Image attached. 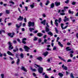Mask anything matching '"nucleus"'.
I'll return each instance as SVG.
<instances>
[{
  "label": "nucleus",
  "instance_id": "1",
  "mask_svg": "<svg viewBox=\"0 0 78 78\" xmlns=\"http://www.w3.org/2000/svg\"><path fill=\"white\" fill-rule=\"evenodd\" d=\"M34 65L37 66V67H39L38 69V71L40 73H42L43 72V69L42 67H41L39 65H38L36 64H34Z\"/></svg>",
  "mask_w": 78,
  "mask_h": 78
},
{
  "label": "nucleus",
  "instance_id": "2",
  "mask_svg": "<svg viewBox=\"0 0 78 78\" xmlns=\"http://www.w3.org/2000/svg\"><path fill=\"white\" fill-rule=\"evenodd\" d=\"M8 44L9 45V50H12V49H13L14 48V47L12 46V43L11 42V41H9Z\"/></svg>",
  "mask_w": 78,
  "mask_h": 78
},
{
  "label": "nucleus",
  "instance_id": "3",
  "mask_svg": "<svg viewBox=\"0 0 78 78\" xmlns=\"http://www.w3.org/2000/svg\"><path fill=\"white\" fill-rule=\"evenodd\" d=\"M31 26L32 27H34V22H32L31 21H30L28 23V27H31Z\"/></svg>",
  "mask_w": 78,
  "mask_h": 78
},
{
  "label": "nucleus",
  "instance_id": "4",
  "mask_svg": "<svg viewBox=\"0 0 78 78\" xmlns=\"http://www.w3.org/2000/svg\"><path fill=\"white\" fill-rule=\"evenodd\" d=\"M7 35H8L10 37H14V36H15V33L14 32H12V33H9L7 34Z\"/></svg>",
  "mask_w": 78,
  "mask_h": 78
},
{
  "label": "nucleus",
  "instance_id": "5",
  "mask_svg": "<svg viewBox=\"0 0 78 78\" xmlns=\"http://www.w3.org/2000/svg\"><path fill=\"white\" fill-rule=\"evenodd\" d=\"M24 48L25 49V51L27 52H29V50H30V48L27 46H25Z\"/></svg>",
  "mask_w": 78,
  "mask_h": 78
},
{
  "label": "nucleus",
  "instance_id": "6",
  "mask_svg": "<svg viewBox=\"0 0 78 78\" xmlns=\"http://www.w3.org/2000/svg\"><path fill=\"white\" fill-rule=\"evenodd\" d=\"M48 23H46V25L47 26L45 28V32H48L49 31V28L48 27H49V26H48Z\"/></svg>",
  "mask_w": 78,
  "mask_h": 78
},
{
  "label": "nucleus",
  "instance_id": "7",
  "mask_svg": "<svg viewBox=\"0 0 78 78\" xmlns=\"http://www.w3.org/2000/svg\"><path fill=\"white\" fill-rule=\"evenodd\" d=\"M64 24L62 23L61 24V28H62V30H65L66 28H67V27H68V26H66V27H64H64H63V26H64Z\"/></svg>",
  "mask_w": 78,
  "mask_h": 78
},
{
  "label": "nucleus",
  "instance_id": "8",
  "mask_svg": "<svg viewBox=\"0 0 78 78\" xmlns=\"http://www.w3.org/2000/svg\"><path fill=\"white\" fill-rule=\"evenodd\" d=\"M21 70H23V71H24V72H27V71H28V70H27V69H26L25 67L23 66H21Z\"/></svg>",
  "mask_w": 78,
  "mask_h": 78
},
{
  "label": "nucleus",
  "instance_id": "9",
  "mask_svg": "<svg viewBox=\"0 0 78 78\" xmlns=\"http://www.w3.org/2000/svg\"><path fill=\"white\" fill-rule=\"evenodd\" d=\"M23 19V16L22 17L21 16H20L17 20L19 21H22Z\"/></svg>",
  "mask_w": 78,
  "mask_h": 78
},
{
  "label": "nucleus",
  "instance_id": "10",
  "mask_svg": "<svg viewBox=\"0 0 78 78\" xmlns=\"http://www.w3.org/2000/svg\"><path fill=\"white\" fill-rule=\"evenodd\" d=\"M20 25L18 26V24H16V27L17 28H19L20 27H22V23H20L19 24Z\"/></svg>",
  "mask_w": 78,
  "mask_h": 78
},
{
  "label": "nucleus",
  "instance_id": "11",
  "mask_svg": "<svg viewBox=\"0 0 78 78\" xmlns=\"http://www.w3.org/2000/svg\"><path fill=\"white\" fill-rule=\"evenodd\" d=\"M62 68H63V69L64 70H67V69H68V68H67V67L66 66H65L63 64L62 65Z\"/></svg>",
  "mask_w": 78,
  "mask_h": 78
},
{
  "label": "nucleus",
  "instance_id": "12",
  "mask_svg": "<svg viewBox=\"0 0 78 78\" xmlns=\"http://www.w3.org/2000/svg\"><path fill=\"white\" fill-rule=\"evenodd\" d=\"M7 53L8 55H10L12 56H14V54H12V53L9 51H8L7 52Z\"/></svg>",
  "mask_w": 78,
  "mask_h": 78
},
{
  "label": "nucleus",
  "instance_id": "13",
  "mask_svg": "<svg viewBox=\"0 0 78 78\" xmlns=\"http://www.w3.org/2000/svg\"><path fill=\"white\" fill-rule=\"evenodd\" d=\"M55 4L56 6H58L60 4V2H55Z\"/></svg>",
  "mask_w": 78,
  "mask_h": 78
},
{
  "label": "nucleus",
  "instance_id": "14",
  "mask_svg": "<svg viewBox=\"0 0 78 78\" xmlns=\"http://www.w3.org/2000/svg\"><path fill=\"white\" fill-rule=\"evenodd\" d=\"M46 22V20H44L41 22V24H43V25H45V23Z\"/></svg>",
  "mask_w": 78,
  "mask_h": 78
},
{
  "label": "nucleus",
  "instance_id": "15",
  "mask_svg": "<svg viewBox=\"0 0 78 78\" xmlns=\"http://www.w3.org/2000/svg\"><path fill=\"white\" fill-rule=\"evenodd\" d=\"M37 36H39V37H41L43 36V34L41 33H38L37 34Z\"/></svg>",
  "mask_w": 78,
  "mask_h": 78
},
{
  "label": "nucleus",
  "instance_id": "16",
  "mask_svg": "<svg viewBox=\"0 0 78 78\" xmlns=\"http://www.w3.org/2000/svg\"><path fill=\"white\" fill-rule=\"evenodd\" d=\"M65 19L64 20V21L65 22H66V21H69V18H67L66 16H65Z\"/></svg>",
  "mask_w": 78,
  "mask_h": 78
},
{
  "label": "nucleus",
  "instance_id": "17",
  "mask_svg": "<svg viewBox=\"0 0 78 78\" xmlns=\"http://www.w3.org/2000/svg\"><path fill=\"white\" fill-rule=\"evenodd\" d=\"M72 50V49L70 48V47H68L66 48V51H70Z\"/></svg>",
  "mask_w": 78,
  "mask_h": 78
},
{
  "label": "nucleus",
  "instance_id": "18",
  "mask_svg": "<svg viewBox=\"0 0 78 78\" xmlns=\"http://www.w3.org/2000/svg\"><path fill=\"white\" fill-rule=\"evenodd\" d=\"M48 54V52L46 51L43 53V55L44 56H46Z\"/></svg>",
  "mask_w": 78,
  "mask_h": 78
},
{
  "label": "nucleus",
  "instance_id": "19",
  "mask_svg": "<svg viewBox=\"0 0 78 78\" xmlns=\"http://www.w3.org/2000/svg\"><path fill=\"white\" fill-rule=\"evenodd\" d=\"M37 59L39 60V61H41L42 60V58L41 57H39L37 58Z\"/></svg>",
  "mask_w": 78,
  "mask_h": 78
},
{
  "label": "nucleus",
  "instance_id": "20",
  "mask_svg": "<svg viewBox=\"0 0 78 78\" xmlns=\"http://www.w3.org/2000/svg\"><path fill=\"white\" fill-rule=\"evenodd\" d=\"M58 75L60 77H62L64 76V74H62L61 73H59L58 74Z\"/></svg>",
  "mask_w": 78,
  "mask_h": 78
},
{
  "label": "nucleus",
  "instance_id": "21",
  "mask_svg": "<svg viewBox=\"0 0 78 78\" xmlns=\"http://www.w3.org/2000/svg\"><path fill=\"white\" fill-rule=\"evenodd\" d=\"M58 44L59 46L61 47H63V45L61 43V42L59 41L58 42Z\"/></svg>",
  "mask_w": 78,
  "mask_h": 78
},
{
  "label": "nucleus",
  "instance_id": "22",
  "mask_svg": "<svg viewBox=\"0 0 78 78\" xmlns=\"http://www.w3.org/2000/svg\"><path fill=\"white\" fill-rule=\"evenodd\" d=\"M50 5L51 8H53L55 6V4H54V3H52Z\"/></svg>",
  "mask_w": 78,
  "mask_h": 78
},
{
  "label": "nucleus",
  "instance_id": "23",
  "mask_svg": "<svg viewBox=\"0 0 78 78\" xmlns=\"http://www.w3.org/2000/svg\"><path fill=\"white\" fill-rule=\"evenodd\" d=\"M19 62H20V59L18 58L17 61L16 62V64L17 65H19Z\"/></svg>",
  "mask_w": 78,
  "mask_h": 78
},
{
  "label": "nucleus",
  "instance_id": "24",
  "mask_svg": "<svg viewBox=\"0 0 78 78\" xmlns=\"http://www.w3.org/2000/svg\"><path fill=\"white\" fill-rule=\"evenodd\" d=\"M34 3H33L31 5H30V6L31 8H33L34 7Z\"/></svg>",
  "mask_w": 78,
  "mask_h": 78
},
{
  "label": "nucleus",
  "instance_id": "25",
  "mask_svg": "<svg viewBox=\"0 0 78 78\" xmlns=\"http://www.w3.org/2000/svg\"><path fill=\"white\" fill-rule=\"evenodd\" d=\"M15 49H13V50L14 52H16L17 51H18L19 50V49L18 48H17V47H16Z\"/></svg>",
  "mask_w": 78,
  "mask_h": 78
},
{
  "label": "nucleus",
  "instance_id": "26",
  "mask_svg": "<svg viewBox=\"0 0 78 78\" xmlns=\"http://www.w3.org/2000/svg\"><path fill=\"white\" fill-rule=\"evenodd\" d=\"M38 39V38L37 37H36V36L34 37V38L33 39V40L34 41H36Z\"/></svg>",
  "mask_w": 78,
  "mask_h": 78
},
{
  "label": "nucleus",
  "instance_id": "27",
  "mask_svg": "<svg viewBox=\"0 0 78 78\" xmlns=\"http://www.w3.org/2000/svg\"><path fill=\"white\" fill-rule=\"evenodd\" d=\"M20 57H21L22 59L23 58V57H24V56L23 55V53H21L20 55Z\"/></svg>",
  "mask_w": 78,
  "mask_h": 78
},
{
  "label": "nucleus",
  "instance_id": "28",
  "mask_svg": "<svg viewBox=\"0 0 78 78\" xmlns=\"http://www.w3.org/2000/svg\"><path fill=\"white\" fill-rule=\"evenodd\" d=\"M68 12H69V14H73V11H71L70 10H68Z\"/></svg>",
  "mask_w": 78,
  "mask_h": 78
},
{
  "label": "nucleus",
  "instance_id": "29",
  "mask_svg": "<svg viewBox=\"0 0 78 78\" xmlns=\"http://www.w3.org/2000/svg\"><path fill=\"white\" fill-rule=\"evenodd\" d=\"M29 30L30 32H32V31H33V30H34V29L33 28H30L29 29Z\"/></svg>",
  "mask_w": 78,
  "mask_h": 78
},
{
  "label": "nucleus",
  "instance_id": "30",
  "mask_svg": "<svg viewBox=\"0 0 78 78\" xmlns=\"http://www.w3.org/2000/svg\"><path fill=\"white\" fill-rule=\"evenodd\" d=\"M2 32L5 33V31L4 30H2L1 31L0 30V34H2Z\"/></svg>",
  "mask_w": 78,
  "mask_h": 78
},
{
  "label": "nucleus",
  "instance_id": "31",
  "mask_svg": "<svg viewBox=\"0 0 78 78\" xmlns=\"http://www.w3.org/2000/svg\"><path fill=\"white\" fill-rule=\"evenodd\" d=\"M70 76L71 78H74V76H73V74L72 73H71Z\"/></svg>",
  "mask_w": 78,
  "mask_h": 78
},
{
  "label": "nucleus",
  "instance_id": "32",
  "mask_svg": "<svg viewBox=\"0 0 78 78\" xmlns=\"http://www.w3.org/2000/svg\"><path fill=\"white\" fill-rule=\"evenodd\" d=\"M5 12H6V14H9V13H10L9 11L8 10H6L5 11Z\"/></svg>",
  "mask_w": 78,
  "mask_h": 78
},
{
  "label": "nucleus",
  "instance_id": "33",
  "mask_svg": "<svg viewBox=\"0 0 78 78\" xmlns=\"http://www.w3.org/2000/svg\"><path fill=\"white\" fill-rule=\"evenodd\" d=\"M49 35L51 36H52L53 34V33L50 31L49 32Z\"/></svg>",
  "mask_w": 78,
  "mask_h": 78
},
{
  "label": "nucleus",
  "instance_id": "34",
  "mask_svg": "<svg viewBox=\"0 0 78 78\" xmlns=\"http://www.w3.org/2000/svg\"><path fill=\"white\" fill-rule=\"evenodd\" d=\"M55 32L56 33H58V30L57 28L55 27Z\"/></svg>",
  "mask_w": 78,
  "mask_h": 78
},
{
  "label": "nucleus",
  "instance_id": "35",
  "mask_svg": "<svg viewBox=\"0 0 78 78\" xmlns=\"http://www.w3.org/2000/svg\"><path fill=\"white\" fill-rule=\"evenodd\" d=\"M19 49L20 51H21V52L23 51V50L22 49V48H20Z\"/></svg>",
  "mask_w": 78,
  "mask_h": 78
},
{
  "label": "nucleus",
  "instance_id": "36",
  "mask_svg": "<svg viewBox=\"0 0 78 78\" xmlns=\"http://www.w3.org/2000/svg\"><path fill=\"white\" fill-rule=\"evenodd\" d=\"M31 70H33V71L34 72H36V69H33V68H32V67L31 68Z\"/></svg>",
  "mask_w": 78,
  "mask_h": 78
},
{
  "label": "nucleus",
  "instance_id": "37",
  "mask_svg": "<svg viewBox=\"0 0 78 78\" xmlns=\"http://www.w3.org/2000/svg\"><path fill=\"white\" fill-rule=\"evenodd\" d=\"M4 74H1V78H4Z\"/></svg>",
  "mask_w": 78,
  "mask_h": 78
},
{
  "label": "nucleus",
  "instance_id": "38",
  "mask_svg": "<svg viewBox=\"0 0 78 78\" xmlns=\"http://www.w3.org/2000/svg\"><path fill=\"white\" fill-rule=\"evenodd\" d=\"M61 18H59L58 20V23H60L61 22Z\"/></svg>",
  "mask_w": 78,
  "mask_h": 78
},
{
  "label": "nucleus",
  "instance_id": "39",
  "mask_svg": "<svg viewBox=\"0 0 78 78\" xmlns=\"http://www.w3.org/2000/svg\"><path fill=\"white\" fill-rule=\"evenodd\" d=\"M72 4L73 5H75L76 4V2H73L72 3Z\"/></svg>",
  "mask_w": 78,
  "mask_h": 78
},
{
  "label": "nucleus",
  "instance_id": "40",
  "mask_svg": "<svg viewBox=\"0 0 78 78\" xmlns=\"http://www.w3.org/2000/svg\"><path fill=\"white\" fill-rule=\"evenodd\" d=\"M67 62H72V60L71 59H69L67 61Z\"/></svg>",
  "mask_w": 78,
  "mask_h": 78
},
{
  "label": "nucleus",
  "instance_id": "41",
  "mask_svg": "<svg viewBox=\"0 0 78 78\" xmlns=\"http://www.w3.org/2000/svg\"><path fill=\"white\" fill-rule=\"evenodd\" d=\"M60 14L61 16H64V15H65V14L64 13H60Z\"/></svg>",
  "mask_w": 78,
  "mask_h": 78
},
{
  "label": "nucleus",
  "instance_id": "42",
  "mask_svg": "<svg viewBox=\"0 0 78 78\" xmlns=\"http://www.w3.org/2000/svg\"><path fill=\"white\" fill-rule=\"evenodd\" d=\"M47 2L46 3L45 5H48V3H49V1H48V0L47 1Z\"/></svg>",
  "mask_w": 78,
  "mask_h": 78
},
{
  "label": "nucleus",
  "instance_id": "43",
  "mask_svg": "<svg viewBox=\"0 0 78 78\" xmlns=\"http://www.w3.org/2000/svg\"><path fill=\"white\" fill-rule=\"evenodd\" d=\"M13 43L14 44H17V41H16V40H14L13 41Z\"/></svg>",
  "mask_w": 78,
  "mask_h": 78
},
{
  "label": "nucleus",
  "instance_id": "44",
  "mask_svg": "<svg viewBox=\"0 0 78 78\" xmlns=\"http://www.w3.org/2000/svg\"><path fill=\"white\" fill-rule=\"evenodd\" d=\"M42 41V40L41 39H40L38 40V43H41Z\"/></svg>",
  "mask_w": 78,
  "mask_h": 78
},
{
  "label": "nucleus",
  "instance_id": "45",
  "mask_svg": "<svg viewBox=\"0 0 78 78\" xmlns=\"http://www.w3.org/2000/svg\"><path fill=\"white\" fill-rule=\"evenodd\" d=\"M19 56V54L16 53V58H18L19 57H18V56Z\"/></svg>",
  "mask_w": 78,
  "mask_h": 78
},
{
  "label": "nucleus",
  "instance_id": "46",
  "mask_svg": "<svg viewBox=\"0 0 78 78\" xmlns=\"http://www.w3.org/2000/svg\"><path fill=\"white\" fill-rule=\"evenodd\" d=\"M22 43H23V44H26V41H22Z\"/></svg>",
  "mask_w": 78,
  "mask_h": 78
},
{
  "label": "nucleus",
  "instance_id": "47",
  "mask_svg": "<svg viewBox=\"0 0 78 78\" xmlns=\"http://www.w3.org/2000/svg\"><path fill=\"white\" fill-rule=\"evenodd\" d=\"M59 39H60V38H59V37H57V41H56V42H58V40H59Z\"/></svg>",
  "mask_w": 78,
  "mask_h": 78
},
{
  "label": "nucleus",
  "instance_id": "48",
  "mask_svg": "<svg viewBox=\"0 0 78 78\" xmlns=\"http://www.w3.org/2000/svg\"><path fill=\"white\" fill-rule=\"evenodd\" d=\"M33 75L34 76H36V73H33Z\"/></svg>",
  "mask_w": 78,
  "mask_h": 78
},
{
  "label": "nucleus",
  "instance_id": "49",
  "mask_svg": "<svg viewBox=\"0 0 78 78\" xmlns=\"http://www.w3.org/2000/svg\"><path fill=\"white\" fill-rule=\"evenodd\" d=\"M55 25L56 26H57V27H58V23H55Z\"/></svg>",
  "mask_w": 78,
  "mask_h": 78
},
{
  "label": "nucleus",
  "instance_id": "50",
  "mask_svg": "<svg viewBox=\"0 0 78 78\" xmlns=\"http://www.w3.org/2000/svg\"><path fill=\"white\" fill-rule=\"evenodd\" d=\"M9 3H12L13 5H14V2L12 1L10 2H9Z\"/></svg>",
  "mask_w": 78,
  "mask_h": 78
},
{
  "label": "nucleus",
  "instance_id": "51",
  "mask_svg": "<svg viewBox=\"0 0 78 78\" xmlns=\"http://www.w3.org/2000/svg\"><path fill=\"white\" fill-rule=\"evenodd\" d=\"M23 41H27V38H24L22 39Z\"/></svg>",
  "mask_w": 78,
  "mask_h": 78
},
{
  "label": "nucleus",
  "instance_id": "52",
  "mask_svg": "<svg viewBox=\"0 0 78 78\" xmlns=\"http://www.w3.org/2000/svg\"><path fill=\"white\" fill-rule=\"evenodd\" d=\"M8 26H10L12 25V23H8Z\"/></svg>",
  "mask_w": 78,
  "mask_h": 78
},
{
  "label": "nucleus",
  "instance_id": "53",
  "mask_svg": "<svg viewBox=\"0 0 78 78\" xmlns=\"http://www.w3.org/2000/svg\"><path fill=\"white\" fill-rule=\"evenodd\" d=\"M47 40L46 39H44V43H47Z\"/></svg>",
  "mask_w": 78,
  "mask_h": 78
},
{
  "label": "nucleus",
  "instance_id": "54",
  "mask_svg": "<svg viewBox=\"0 0 78 78\" xmlns=\"http://www.w3.org/2000/svg\"><path fill=\"white\" fill-rule=\"evenodd\" d=\"M56 50V46H54L53 48V50Z\"/></svg>",
  "mask_w": 78,
  "mask_h": 78
},
{
  "label": "nucleus",
  "instance_id": "55",
  "mask_svg": "<svg viewBox=\"0 0 78 78\" xmlns=\"http://www.w3.org/2000/svg\"><path fill=\"white\" fill-rule=\"evenodd\" d=\"M3 55L4 56H5V57H6V54L5 53H4Z\"/></svg>",
  "mask_w": 78,
  "mask_h": 78
},
{
  "label": "nucleus",
  "instance_id": "56",
  "mask_svg": "<svg viewBox=\"0 0 78 78\" xmlns=\"http://www.w3.org/2000/svg\"><path fill=\"white\" fill-rule=\"evenodd\" d=\"M42 16H43V17H46V15L45 14H43Z\"/></svg>",
  "mask_w": 78,
  "mask_h": 78
},
{
  "label": "nucleus",
  "instance_id": "57",
  "mask_svg": "<svg viewBox=\"0 0 78 78\" xmlns=\"http://www.w3.org/2000/svg\"><path fill=\"white\" fill-rule=\"evenodd\" d=\"M69 0H67V1H65V2L66 3H69Z\"/></svg>",
  "mask_w": 78,
  "mask_h": 78
},
{
  "label": "nucleus",
  "instance_id": "58",
  "mask_svg": "<svg viewBox=\"0 0 78 78\" xmlns=\"http://www.w3.org/2000/svg\"><path fill=\"white\" fill-rule=\"evenodd\" d=\"M24 21L25 22H27V18H24Z\"/></svg>",
  "mask_w": 78,
  "mask_h": 78
},
{
  "label": "nucleus",
  "instance_id": "59",
  "mask_svg": "<svg viewBox=\"0 0 78 78\" xmlns=\"http://www.w3.org/2000/svg\"><path fill=\"white\" fill-rule=\"evenodd\" d=\"M71 45V43H70L68 42L67 43V45Z\"/></svg>",
  "mask_w": 78,
  "mask_h": 78
},
{
  "label": "nucleus",
  "instance_id": "60",
  "mask_svg": "<svg viewBox=\"0 0 78 78\" xmlns=\"http://www.w3.org/2000/svg\"><path fill=\"white\" fill-rule=\"evenodd\" d=\"M24 8H26V11H27L28 10V7L25 6Z\"/></svg>",
  "mask_w": 78,
  "mask_h": 78
},
{
  "label": "nucleus",
  "instance_id": "61",
  "mask_svg": "<svg viewBox=\"0 0 78 78\" xmlns=\"http://www.w3.org/2000/svg\"><path fill=\"white\" fill-rule=\"evenodd\" d=\"M45 78H48V77L47 75H45Z\"/></svg>",
  "mask_w": 78,
  "mask_h": 78
},
{
  "label": "nucleus",
  "instance_id": "62",
  "mask_svg": "<svg viewBox=\"0 0 78 78\" xmlns=\"http://www.w3.org/2000/svg\"><path fill=\"white\" fill-rule=\"evenodd\" d=\"M37 32H38V31H37V30H35L34 31V33H37Z\"/></svg>",
  "mask_w": 78,
  "mask_h": 78
},
{
  "label": "nucleus",
  "instance_id": "63",
  "mask_svg": "<svg viewBox=\"0 0 78 78\" xmlns=\"http://www.w3.org/2000/svg\"><path fill=\"white\" fill-rule=\"evenodd\" d=\"M40 5L41 7H42V2L40 3Z\"/></svg>",
  "mask_w": 78,
  "mask_h": 78
},
{
  "label": "nucleus",
  "instance_id": "64",
  "mask_svg": "<svg viewBox=\"0 0 78 78\" xmlns=\"http://www.w3.org/2000/svg\"><path fill=\"white\" fill-rule=\"evenodd\" d=\"M69 8V7H64V9H68Z\"/></svg>",
  "mask_w": 78,
  "mask_h": 78
}]
</instances>
